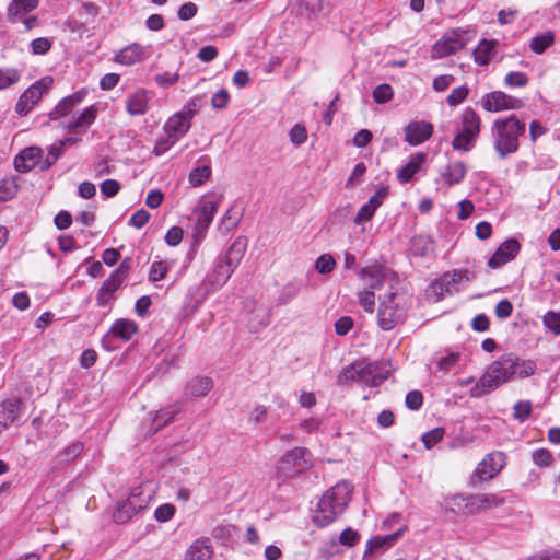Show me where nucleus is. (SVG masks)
<instances>
[{
  "label": "nucleus",
  "instance_id": "09e8293b",
  "mask_svg": "<svg viewBox=\"0 0 560 560\" xmlns=\"http://www.w3.org/2000/svg\"><path fill=\"white\" fill-rule=\"evenodd\" d=\"M256 315L248 319V327L252 331H258L269 324V315L264 308H257Z\"/></svg>",
  "mask_w": 560,
  "mask_h": 560
},
{
  "label": "nucleus",
  "instance_id": "79ce46f5",
  "mask_svg": "<svg viewBox=\"0 0 560 560\" xmlns=\"http://www.w3.org/2000/svg\"><path fill=\"white\" fill-rule=\"evenodd\" d=\"M476 141V138L458 131L452 141V147L456 151L468 152L475 147Z\"/></svg>",
  "mask_w": 560,
  "mask_h": 560
},
{
  "label": "nucleus",
  "instance_id": "473e14b6",
  "mask_svg": "<svg viewBox=\"0 0 560 560\" xmlns=\"http://www.w3.org/2000/svg\"><path fill=\"white\" fill-rule=\"evenodd\" d=\"M213 387V382L208 376H196L186 385V392L192 397L206 396Z\"/></svg>",
  "mask_w": 560,
  "mask_h": 560
},
{
  "label": "nucleus",
  "instance_id": "4c0bfd02",
  "mask_svg": "<svg viewBox=\"0 0 560 560\" xmlns=\"http://www.w3.org/2000/svg\"><path fill=\"white\" fill-rule=\"evenodd\" d=\"M442 279L444 280L445 283L447 282L448 289H451V292L454 293V292L458 291L457 285L459 283H462L463 281L468 282V281L472 280L474 273L467 269L453 270L451 272H445L442 276Z\"/></svg>",
  "mask_w": 560,
  "mask_h": 560
},
{
  "label": "nucleus",
  "instance_id": "0e129e2a",
  "mask_svg": "<svg viewBox=\"0 0 560 560\" xmlns=\"http://www.w3.org/2000/svg\"><path fill=\"white\" fill-rule=\"evenodd\" d=\"M101 191L105 197H114L118 194L120 189V185L115 179H106L104 180L101 186Z\"/></svg>",
  "mask_w": 560,
  "mask_h": 560
},
{
  "label": "nucleus",
  "instance_id": "bb28decb",
  "mask_svg": "<svg viewBox=\"0 0 560 560\" xmlns=\"http://www.w3.org/2000/svg\"><path fill=\"white\" fill-rule=\"evenodd\" d=\"M427 159L424 153H416L410 156L408 163L397 171V179L400 184L410 182L422 168Z\"/></svg>",
  "mask_w": 560,
  "mask_h": 560
},
{
  "label": "nucleus",
  "instance_id": "4d7b16f0",
  "mask_svg": "<svg viewBox=\"0 0 560 560\" xmlns=\"http://www.w3.org/2000/svg\"><path fill=\"white\" fill-rule=\"evenodd\" d=\"M167 273V267L162 261H155L152 264L149 272V280L152 282L160 281L164 279Z\"/></svg>",
  "mask_w": 560,
  "mask_h": 560
},
{
  "label": "nucleus",
  "instance_id": "6ab92c4d",
  "mask_svg": "<svg viewBox=\"0 0 560 560\" xmlns=\"http://www.w3.org/2000/svg\"><path fill=\"white\" fill-rule=\"evenodd\" d=\"M150 100L149 91L144 88H138L127 95L125 100L126 112L130 116H142L149 110Z\"/></svg>",
  "mask_w": 560,
  "mask_h": 560
},
{
  "label": "nucleus",
  "instance_id": "e433bc0d",
  "mask_svg": "<svg viewBox=\"0 0 560 560\" xmlns=\"http://www.w3.org/2000/svg\"><path fill=\"white\" fill-rule=\"evenodd\" d=\"M495 42L482 39L477 48L474 50L476 63L479 66H487L495 52Z\"/></svg>",
  "mask_w": 560,
  "mask_h": 560
},
{
  "label": "nucleus",
  "instance_id": "393cba45",
  "mask_svg": "<svg viewBox=\"0 0 560 560\" xmlns=\"http://www.w3.org/2000/svg\"><path fill=\"white\" fill-rule=\"evenodd\" d=\"M42 150L37 147L24 149L14 160L15 168L19 172H30L40 164Z\"/></svg>",
  "mask_w": 560,
  "mask_h": 560
},
{
  "label": "nucleus",
  "instance_id": "de8ad7c7",
  "mask_svg": "<svg viewBox=\"0 0 560 560\" xmlns=\"http://www.w3.org/2000/svg\"><path fill=\"white\" fill-rule=\"evenodd\" d=\"M445 430L442 427L434 428L428 432H425L421 441L423 442L427 450L432 448L434 445H436L444 436Z\"/></svg>",
  "mask_w": 560,
  "mask_h": 560
},
{
  "label": "nucleus",
  "instance_id": "c9c22d12",
  "mask_svg": "<svg viewBox=\"0 0 560 560\" xmlns=\"http://www.w3.org/2000/svg\"><path fill=\"white\" fill-rule=\"evenodd\" d=\"M138 331V325L131 319H117L112 326L110 332L124 340H130Z\"/></svg>",
  "mask_w": 560,
  "mask_h": 560
},
{
  "label": "nucleus",
  "instance_id": "f03ea898",
  "mask_svg": "<svg viewBox=\"0 0 560 560\" xmlns=\"http://www.w3.org/2000/svg\"><path fill=\"white\" fill-rule=\"evenodd\" d=\"M492 145L501 160L520 149V140L525 136L526 122L516 115L495 119L491 125Z\"/></svg>",
  "mask_w": 560,
  "mask_h": 560
},
{
  "label": "nucleus",
  "instance_id": "a878e982",
  "mask_svg": "<svg viewBox=\"0 0 560 560\" xmlns=\"http://www.w3.org/2000/svg\"><path fill=\"white\" fill-rule=\"evenodd\" d=\"M98 115V108L95 105H91L84 108L80 114L74 115L67 124L66 128L69 131H77L80 129L85 130L94 124Z\"/></svg>",
  "mask_w": 560,
  "mask_h": 560
},
{
  "label": "nucleus",
  "instance_id": "c756f323",
  "mask_svg": "<svg viewBox=\"0 0 560 560\" xmlns=\"http://www.w3.org/2000/svg\"><path fill=\"white\" fill-rule=\"evenodd\" d=\"M122 282L116 277L110 275L101 285L96 295L97 305L104 307L109 304L114 299L115 292L121 287Z\"/></svg>",
  "mask_w": 560,
  "mask_h": 560
},
{
  "label": "nucleus",
  "instance_id": "bf43d9fd",
  "mask_svg": "<svg viewBox=\"0 0 560 560\" xmlns=\"http://www.w3.org/2000/svg\"><path fill=\"white\" fill-rule=\"evenodd\" d=\"M468 95V89L466 86H459L453 89L451 94L447 96V103L451 106H456L465 101Z\"/></svg>",
  "mask_w": 560,
  "mask_h": 560
},
{
  "label": "nucleus",
  "instance_id": "f3484780",
  "mask_svg": "<svg viewBox=\"0 0 560 560\" xmlns=\"http://www.w3.org/2000/svg\"><path fill=\"white\" fill-rule=\"evenodd\" d=\"M521 245L514 238L504 241L494 252L492 257L488 260V266L491 269L500 268L506 262L513 260L520 253Z\"/></svg>",
  "mask_w": 560,
  "mask_h": 560
},
{
  "label": "nucleus",
  "instance_id": "72a5a7b5",
  "mask_svg": "<svg viewBox=\"0 0 560 560\" xmlns=\"http://www.w3.org/2000/svg\"><path fill=\"white\" fill-rule=\"evenodd\" d=\"M434 252V243L428 235H417L410 241V253L413 256L425 257Z\"/></svg>",
  "mask_w": 560,
  "mask_h": 560
},
{
  "label": "nucleus",
  "instance_id": "2eb2a0df",
  "mask_svg": "<svg viewBox=\"0 0 560 560\" xmlns=\"http://www.w3.org/2000/svg\"><path fill=\"white\" fill-rule=\"evenodd\" d=\"M407 302V292L401 289H398L395 292H390L387 295V313L389 310L394 308V312L389 313V318H387V330L390 329L394 325L404 320Z\"/></svg>",
  "mask_w": 560,
  "mask_h": 560
},
{
  "label": "nucleus",
  "instance_id": "0eeeda50",
  "mask_svg": "<svg viewBox=\"0 0 560 560\" xmlns=\"http://www.w3.org/2000/svg\"><path fill=\"white\" fill-rule=\"evenodd\" d=\"M312 466L311 454L304 447L288 451L278 462L277 470L280 476L294 477Z\"/></svg>",
  "mask_w": 560,
  "mask_h": 560
},
{
  "label": "nucleus",
  "instance_id": "6e6d98bb",
  "mask_svg": "<svg viewBox=\"0 0 560 560\" xmlns=\"http://www.w3.org/2000/svg\"><path fill=\"white\" fill-rule=\"evenodd\" d=\"M174 514H175V506L173 504L165 503V504L160 505L155 510L154 517L156 521L164 523V522H167L171 518H173Z\"/></svg>",
  "mask_w": 560,
  "mask_h": 560
},
{
  "label": "nucleus",
  "instance_id": "aec40b11",
  "mask_svg": "<svg viewBox=\"0 0 560 560\" xmlns=\"http://www.w3.org/2000/svg\"><path fill=\"white\" fill-rule=\"evenodd\" d=\"M182 410V405L179 402H175L168 405L164 408H161L154 415L150 413L148 421L150 422V427L148 430V434H154L168 424L176 415H178Z\"/></svg>",
  "mask_w": 560,
  "mask_h": 560
},
{
  "label": "nucleus",
  "instance_id": "58836bf2",
  "mask_svg": "<svg viewBox=\"0 0 560 560\" xmlns=\"http://www.w3.org/2000/svg\"><path fill=\"white\" fill-rule=\"evenodd\" d=\"M553 33L551 31H547L542 34L535 36L529 43V48L535 54H542L553 44Z\"/></svg>",
  "mask_w": 560,
  "mask_h": 560
},
{
  "label": "nucleus",
  "instance_id": "49530a36",
  "mask_svg": "<svg viewBox=\"0 0 560 560\" xmlns=\"http://www.w3.org/2000/svg\"><path fill=\"white\" fill-rule=\"evenodd\" d=\"M335 267L336 260L330 254H323L315 261V269L320 275L330 273Z\"/></svg>",
  "mask_w": 560,
  "mask_h": 560
},
{
  "label": "nucleus",
  "instance_id": "680f3d73",
  "mask_svg": "<svg viewBox=\"0 0 560 560\" xmlns=\"http://www.w3.org/2000/svg\"><path fill=\"white\" fill-rule=\"evenodd\" d=\"M359 539L360 535L352 528L345 529L339 536V542L347 547L354 546Z\"/></svg>",
  "mask_w": 560,
  "mask_h": 560
},
{
  "label": "nucleus",
  "instance_id": "9b49d317",
  "mask_svg": "<svg viewBox=\"0 0 560 560\" xmlns=\"http://www.w3.org/2000/svg\"><path fill=\"white\" fill-rule=\"evenodd\" d=\"M456 499H460L464 502V510L468 514L495 509L504 503V498L498 493H477L467 497L458 495Z\"/></svg>",
  "mask_w": 560,
  "mask_h": 560
},
{
  "label": "nucleus",
  "instance_id": "8fccbe9b",
  "mask_svg": "<svg viewBox=\"0 0 560 560\" xmlns=\"http://www.w3.org/2000/svg\"><path fill=\"white\" fill-rule=\"evenodd\" d=\"M532 459L538 467H548L552 464L553 456L547 448H538L533 452Z\"/></svg>",
  "mask_w": 560,
  "mask_h": 560
},
{
  "label": "nucleus",
  "instance_id": "5fc2aeb1",
  "mask_svg": "<svg viewBox=\"0 0 560 560\" xmlns=\"http://www.w3.org/2000/svg\"><path fill=\"white\" fill-rule=\"evenodd\" d=\"M514 417L521 422L525 421L532 412V402L528 400H521L514 405Z\"/></svg>",
  "mask_w": 560,
  "mask_h": 560
},
{
  "label": "nucleus",
  "instance_id": "dca6fc26",
  "mask_svg": "<svg viewBox=\"0 0 560 560\" xmlns=\"http://www.w3.org/2000/svg\"><path fill=\"white\" fill-rule=\"evenodd\" d=\"M150 56V46L132 43L121 48L114 56V61L122 66L139 63Z\"/></svg>",
  "mask_w": 560,
  "mask_h": 560
},
{
  "label": "nucleus",
  "instance_id": "9d476101",
  "mask_svg": "<svg viewBox=\"0 0 560 560\" xmlns=\"http://www.w3.org/2000/svg\"><path fill=\"white\" fill-rule=\"evenodd\" d=\"M505 466V455L502 452L488 454L476 467L470 483L477 487L480 482L488 481L497 476Z\"/></svg>",
  "mask_w": 560,
  "mask_h": 560
},
{
  "label": "nucleus",
  "instance_id": "ddd939ff",
  "mask_svg": "<svg viewBox=\"0 0 560 560\" xmlns=\"http://www.w3.org/2000/svg\"><path fill=\"white\" fill-rule=\"evenodd\" d=\"M196 110L190 105L185 106L180 112L171 116L164 125V131L176 140L185 136L190 126Z\"/></svg>",
  "mask_w": 560,
  "mask_h": 560
},
{
  "label": "nucleus",
  "instance_id": "c03bdc74",
  "mask_svg": "<svg viewBox=\"0 0 560 560\" xmlns=\"http://www.w3.org/2000/svg\"><path fill=\"white\" fill-rule=\"evenodd\" d=\"M385 545L384 536H375L369 540L366 549L363 555V560H373L374 555L382 556Z\"/></svg>",
  "mask_w": 560,
  "mask_h": 560
},
{
  "label": "nucleus",
  "instance_id": "69168bd1",
  "mask_svg": "<svg viewBox=\"0 0 560 560\" xmlns=\"http://www.w3.org/2000/svg\"><path fill=\"white\" fill-rule=\"evenodd\" d=\"M178 140L171 138V136L166 135L164 139L159 140L153 149V153L156 156L164 154L170 148H172Z\"/></svg>",
  "mask_w": 560,
  "mask_h": 560
},
{
  "label": "nucleus",
  "instance_id": "f8f14e48",
  "mask_svg": "<svg viewBox=\"0 0 560 560\" xmlns=\"http://www.w3.org/2000/svg\"><path fill=\"white\" fill-rule=\"evenodd\" d=\"M481 106L487 112L498 113L509 109H521L524 107V102L502 91H494L487 93L482 97Z\"/></svg>",
  "mask_w": 560,
  "mask_h": 560
},
{
  "label": "nucleus",
  "instance_id": "7ed1b4c3",
  "mask_svg": "<svg viewBox=\"0 0 560 560\" xmlns=\"http://www.w3.org/2000/svg\"><path fill=\"white\" fill-rule=\"evenodd\" d=\"M352 486L342 481L331 487L319 500L313 513V521L319 527L332 523L350 502Z\"/></svg>",
  "mask_w": 560,
  "mask_h": 560
},
{
  "label": "nucleus",
  "instance_id": "3c124183",
  "mask_svg": "<svg viewBox=\"0 0 560 560\" xmlns=\"http://www.w3.org/2000/svg\"><path fill=\"white\" fill-rule=\"evenodd\" d=\"M504 82L511 88H522L527 85L528 78L524 72L513 71L505 75Z\"/></svg>",
  "mask_w": 560,
  "mask_h": 560
},
{
  "label": "nucleus",
  "instance_id": "13d9d810",
  "mask_svg": "<svg viewBox=\"0 0 560 560\" xmlns=\"http://www.w3.org/2000/svg\"><path fill=\"white\" fill-rule=\"evenodd\" d=\"M476 438L468 432H460L457 434L452 442L450 443L451 448H459V447H466L474 443Z\"/></svg>",
  "mask_w": 560,
  "mask_h": 560
},
{
  "label": "nucleus",
  "instance_id": "37998d69",
  "mask_svg": "<svg viewBox=\"0 0 560 560\" xmlns=\"http://www.w3.org/2000/svg\"><path fill=\"white\" fill-rule=\"evenodd\" d=\"M211 175V167L203 165L194 168L188 176V180L192 187H198L205 184Z\"/></svg>",
  "mask_w": 560,
  "mask_h": 560
},
{
  "label": "nucleus",
  "instance_id": "338daca9",
  "mask_svg": "<svg viewBox=\"0 0 560 560\" xmlns=\"http://www.w3.org/2000/svg\"><path fill=\"white\" fill-rule=\"evenodd\" d=\"M51 43L45 37H38L31 43L33 54L43 55L49 51Z\"/></svg>",
  "mask_w": 560,
  "mask_h": 560
},
{
  "label": "nucleus",
  "instance_id": "2f4dec72",
  "mask_svg": "<svg viewBox=\"0 0 560 560\" xmlns=\"http://www.w3.org/2000/svg\"><path fill=\"white\" fill-rule=\"evenodd\" d=\"M467 173L466 164L462 161H456L447 164L445 171L442 173L444 182L448 185L459 184Z\"/></svg>",
  "mask_w": 560,
  "mask_h": 560
},
{
  "label": "nucleus",
  "instance_id": "864d4df0",
  "mask_svg": "<svg viewBox=\"0 0 560 560\" xmlns=\"http://www.w3.org/2000/svg\"><path fill=\"white\" fill-rule=\"evenodd\" d=\"M289 136H290L291 142L294 145H301V144H303L307 140L306 128L303 125H301V124L294 125L291 128V130L289 132Z\"/></svg>",
  "mask_w": 560,
  "mask_h": 560
},
{
  "label": "nucleus",
  "instance_id": "cd10ccee",
  "mask_svg": "<svg viewBox=\"0 0 560 560\" xmlns=\"http://www.w3.org/2000/svg\"><path fill=\"white\" fill-rule=\"evenodd\" d=\"M38 4L39 0H12L7 11L8 20L15 23L35 10Z\"/></svg>",
  "mask_w": 560,
  "mask_h": 560
},
{
  "label": "nucleus",
  "instance_id": "412c9836",
  "mask_svg": "<svg viewBox=\"0 0 560 560\" xmlns=\"http://www.w3.org/2000/svg\"><path fill=\"white\" fill-rule=\"evenodd\" d=\"M138 493L131 491L128 499L122 502L113 514V518L116 523L124 524L128 522L135 514L144 509L148 505V498L142 500L140 503H136Z\"/></svg>",
  "mask_w": 560,
  "mask_h": 560
},
{
  "label": "nucleus",
  "instance_id": "1a4fd4ad",
  "mask_svg": "<svg viewBox=\"0 0 560 560\" xmlns=\"http://www.w3.org/2000/svg\"><path fill=\"white\" fill-rule=\"evenodd\" d=\"M467 32L455 28L446 32L432 47V59H440L456 54L467 44Z\"/></svg>",
  "mask_w": 560,
  "mask_h": 560
},
{
  "label": "nucleus",
  "instance_id": "20e7f679",
  "mask_svg": "<svg viewBox=\"0 0 560 560\" xmlns=\"http://www.w3.org/2000/svg\"><path fill=\"white\" fill-rule=\"evenodd\" d=\"M245 250V240L242 237L236 238L229 247L226 254L218 258L213 270L205 279V285L209 290H217L224 285L240 265Z\"/></svg>",
  "mask_w": 560,
  "mask_h": 560
},
{
  "label": "nucleus",
  "instance_id": "a211bd4d",
  "mask_svg": "<svg viewBox=\"0 0 560 560\" xmlns=\"http://www.w3.org/2000/svg\"><path fill=\"white\" fill-rule=\"evenodd\" d=\"M433 125L425 120H412L405 127V140L410 145H419L431 138Z\"/></svg>",
  "mask_w": 560,
  "mask_h": 560
},
{
  "label": "nucleus",
  "instance_id": "603ef678",
  "mask_svg": "<svg viewBox=\"0 0 560 560\" xmlns=\"http://www.w3.org/2000/svg\"><path fill=\"white\" fill-rule=\"evenodd\" d=\"M544 325L553 334H560V313L547 312L542 318Z\"/></svg>",
  "mask_w": 560,
  "mask_h": 560
},
{
  "label": "nucleus",
  "instance_id": "ea45409f",
  "mask_svg": "<svg viewBox=\"0 0 560 560\" xmlns=\"http://www.w3.org/2000/svg\"><path fill=\"white\" fill-rule=\"evenodd\" d=\"M445 294H452V292L442 277L432 282L427 290L428 299L433 302H439Z\"/></svg>",
  "mask_w": 560,
  "mask_h": 560
},
{
  "label": "nucleus",
  "instance_id": "a18cd8bd",
  "mask_svg": "<svg viewBox=\"0 0 560 560\" xmlns=\"http://www.w3.org/2000/svg\"><path fill=\"white\" fill-rule=\"evenodd\" d=\"M21 79V72L16 69H0V90L8 89L16 84Z\"/></svg>",
  "mask_w": 560,
  "mask_h": 560
},
{
  "label": "nucleus",
  "instance_id": "774afa93",
  "mask_svg": "<svg viewBox=\"0 0 560 560\" xmlns=\"http://www.w3.org/2000/svg\"><path fill=\"white\" fill-rule=\"evenodd\" d=\"M527 560H560V550L542 551L527 558Z\"/></svg>",
  "mask_w": 560,
  "mask_h": 560
},
{
  "label": "nucleus",
  "instance_id": "b1692460",
  "mask_svg": "<svg viewBox=\"0 0 560 560\" xmlns=\"http://www.w3.org/2000/svg\"><path fill=\"white\" fill-rule=\"evenodd\" d=\"M86 95L88 91L85 89H81L69 96L63 97L50 112V119H58L59 117L68 115L77 105L83 102Z\"/></svg>",
  "mask_w": 560,
  "mask_h": 560
},
{
  "label": "nucleus",
  "instance_id": "423d86ee",
  "mask_svg": "<svg viewBox=\"0 0 560 560\" xmlns=\"http://www.w3.org/2000/svg\"><path fill=\"white\" fill-rule=\"evenodd\" d=\"M363 281L372 289L359 293L360 305L369 313L374 312L375 295L373 290L380 289L385 279V270L382 265L368 266L360 270Z\"/></svg>",
  "mask_w": 560,
  "mask_h": 560
},
{
  "label": "nucleus",
  "instance_id": "a19ab883",
  "mask_svg": "<svg viewBox=\"0 0 560 560\" xmlns=\"http://www.w3.org/2000/svg\"><path fill=\"white\" fill-rule=\"evenodd\" d=\"M83 451V444L80 442L72 443L65 447L56 457L58 464L66 465L75 459Z\"/></svg>",
  "mask_w": 560,
  "mask_h": 560
},
{
  "label": "nucleus",
  "instance_id": "5701e85b",
  "mask_svg": "<svg viewBox=\"0 0 560 560\" xmlns=\"http://www.w3.org/2000/svg\"><path fill=\"white\" fill-rule=\"evenodd\" d=\"M214 555L210 538L195 540L185 551L183 560H212Z\"/></svg>",
  "mask_w": 560,
  "mask_h": 560
},
{
  "label": "nucleus",
  "instance_id": "7c9ffc66",
  "mask_svg": "<svg viewBox=\"0 0 560 560\" xmlns=\"http://www.w3.org/2000/svg\"><path fill=\"white\" fill-rule=\"evenodd\" d=\"M385 197L384 188L377 190V192L370 198V200L361 207L358 214L355 215L354 222L361 224L369 221L374 214L375 210L383 203Z\"/></svg>",
  "mask_w": 560,
  "mask_h": 560
},
{
  "label": "nucleus",
  "instance_id": "4be33fe9",
  "mask_svg": "<svg viewBox=\"0 0 560 560\" xmlns=\"http://www.w3.org/2000/svg\"><path fill=\"white\" fill-rule=\"evenodd\" d=\"M22 415V401L8 399L0 404V434L15 423Z\"/></svg>",
  "mask_w": 560,
  "mask_h": 560
},
{
  "label": "nucleus",
  "instance_id": "39448f33",
  "mask_svg": "<svg viewBox=\"0 0 560 560\" xmlns=\"http://www.w3.org/2000/svg\"><path fill=\"white\" fill-rule=\"evenodd\" d=\"M385 381V368L382 362L368 360L355 361L342 369L338 375L339 384L360 382L371 387H377Z\"/></svg>",
  "mask_w": 560,
  "mask_h": 560
},
{
  "label": "nucleus",
  "instance_id": "4468645a",
  "mask_svg": "<svg viewBox=\"0 0 560 560\" xmlns=\"http://www.w3.org/2000/svg\"><path fill=\"white\" fill-rule=\"evenodd\" d=\"M221 202V196L207 195L198 203L195 215L198 231H206L211 224L213 217Z\"/></svg>",
  "mask_w": 560,
  "mask_h": 560
},
{
  "label": "nucleus",
  "instance_id": "f704fd0d",
  "mask_svg": "<svg viewBox=\"0 0 560 560\" xmlns=\"http://www.w3.org/2000/svg\"><path fill=\"white\" fill-rule=\"evenodd\" d=\"M407 532V525L400 522V515L395 513L387 518V548L395 544Z\"/></svg>",
  "mask_w": 560,
  "mask_h": 560
},
{
  "label": "nucleus",
  "instance_id": "052dcab7",
  "mask_svg": "<svg viewBox=\"0 0 560 560\" xmlns=\"http://www.w3.org/2000/svg\"><path fill=\"white\" fill-rule=\"evenodd\" d=\"M423 404V395L420 390H411L406 395V406L411 410H418Z\"/></svg>",
  "mask_w": 560,
  "mask_h": 560
},
{
  "label": "nucleus",
  "instance_id": "e2e57ef3",
  "mask_svg": "<svg viewBox=\"0 0 560 560\" xmlns=\"http://www.w3.org/2000/svg\"><path fill=\"white\" fill-rule=\"evenodd\" d=\"M154 80L160 86L166 89V88L177 83L179 80V75L177 73L164 72V73L156 74L154 77Z\"/></svg>",
  "mask_w": 560,
  "mask_h": 560
},
{
  "label": "nucleus",
  "instance_id": "f257e3e1",
  "mask_svg": "<svg viewBox=\"0 0 560 560\" xmlns=\"http://www.w3.org/2000/svg\"><path fill=\"white\" fill-rule=\"evenodd\" d=\"M535 371L536 363L534 361L521 359L514 353L503 354L488 366L478 382L470 388V396L479 398L515 377H528Z\"/></svg>",
  "mask_w": 560,
  "mask_h": 560
},
{
  "label": "nucleus",
  "instance_id": "6e6552de",
  "mask_svg": "<svg viewBox=\"0 0 560 560\" xmlns=\"http://www.w3.org/2000/svg\"><path fill=\"white\" fill-rule=\"evenodd\" d=\"M54 78L50 75L43 77L38 81L28 86L19 97L15 104V112L19 116H26L32 112L34 106L42 100L43 95L50 90Z\"/></svg>",
  "mask_w": 560,
  "mask_h": 560
},
{
  "label": "nucleus",
  "instance_id": "c85d7f7f",
  "mask_svg": "<svg viewBox=\"0 0 560 560\" xmlns=\"http://www.w3.org/2000/svg\"><path fill=\"white\" fill-rule=\"evenodd\" d=\"M480 116L470 107L463 110L460 115V132L478 139L480 133Z\"/></svg>",
  "mask_w": 560,
  "mask_h": 560
}]
</instances>
